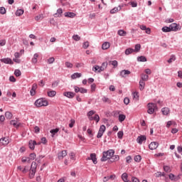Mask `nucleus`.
I'll use <instances>...</instances> for the list:
<instances>
[{
	"instance_id": "4d7b16f0",
	"label": "nucleus",
	"mask_w": 182,
	"mask_h": 182,
	"mask_svg": "<svg viewBox=\"0 0 182 182\" xmlns=\"http://www.w3.org/2000/svg\"><path fill=\"white\" fill-rule=\"evenodd\" d=\"M54 62H55V58L53 57H51L48 59V63L49 64L53 63Z\"/></svg>"
},
{
	"instance_id": "f704fd0d",
	"label": "nucleus",
	"mask_w": 182,
	"mask_h": 182,
	"mask_svg": "<svg viewBox=\"0 0 182 182\" xmlns=\"http://www.w3.org/2000/svg\"><path fill=\"white\" fill-rule=\"evenodd\" d=\"M59 132V128H56L55 129H51L50 132L51 133L52 137H55V134Z\"/></svg>"
},
{
	"instance_id": "f3484780",
	"label": "nucleus",
	"mask_w": 182,
	"mask_h": 182,
	"mask_svg": "<svg viewBox=\"0 0 182 182\" xmlns=\"http://www.w3.org/2000/svg\"><path fill=\"white\" fill-rule=\"evenodd\" d=\"M130 75V71L127 70H123L120 73L122 77H126V76Z\"/></svg>"
},
{
	"instance_id": "de8ad7c7",
	"label": "nucleus",
	"mask_w": 182,
	"mask_h": 182,
	"mask_svg": "<svg viewBox=\"0 0 182 182\" xmlns=\"http://www.w3.org/2000/svg\"><path fill=\"white\" fill-rule=\"evenodd\" d=\"M109 65H112L114 68H117V60L110 61Z\"/></svg>"
},
{
	"instance_id": "5701e85b",
	"label": "nucleus",
	"mask_w": 182,
	"mask_h": 182,
	"mask_svg": "<svg viewBox=\"0 0 182 182\" xmlns=\"http://www.w3.org/2000/svg\"><path fill=\"white\" fill-rule=\"evenodd\" d=\"M38 58H39V54L35 53L33 57L31 60L32 63H38Z\"/></svg>"
},
{
	"instance_id": "e2e57ef3",
	"label": "nucleus",
	"mask_w": 182,
	"mask_h": 182,
	"mask_svg": "<svg viewBox=\"0 0 182 182\" xmlns=\"http://www.w3.org/2000/svg\"><path fill=\"white\" fill-rule=\"evenodd\" d=\"M124 105H129L130 103V100L128 97H125L124 99Z\"/></svg>"
},
{
	"instance_id": "72a5a7b5",
	"label": "nucleus",
	"mask_w": 182,
	"mask_h": 182,
	"mask_svg": "<svg viewBox=\"0 0 182 182\" xmlns=\"http://www.w3.org/2000/svg\"><path fill=\"white\" fill-rule=\"evenodd\" d=\"M138 62H147V58L141 55L137 58Z\"/></svg>"
},
{
	"instance_id": "6ab92c4d",
	"label": "nucleus",
	"mask_w": 182,
	"mask_h": 182,
	"mask_svg": "<svg viewBox=\"0 0 182 182\" xmlns=\"http://www.w3.org/2000/svg\"><path fill=\"white\" fill-rule=\"evenodd\" d=\"M176 127L177 126V123L174 121H168L166 124V127L168 129L169 127Z\"/></svg>"
},
{
	"instance_id": "c9c22d12",
	"label": "nucleus",
	"mask_w": 182,
	"mask_h": 182,
	"mask_svg": "<svg viewBox=\"0 0 182 182\" xmlns=\"http://www.w3.org/2000/svg\"><path fill=\"white\" fill-rule=\"evenodd\" d=\"M117 33L119 36H126L127 35V33L124 30H119Z\"/></svg>"
},
{
	"instance_id": "58836bf2",
	"label": "nucleus",
	"mask_w": 182,
	"mask_h": 182,
	"mask_svg": "<svg viewBox=\"0 0 182 182\" xmlns=\"http://www.w3.org/2000/svg\"><path fill=\"white\" fill-rule=\"evenodd\" d=\"M12 113H11L10 112H6V113H5V117L6 118H7V119H9V120L11 119H12Z\"/></svg>"
},
{
	"instance_id": "79ce46f5",
	"label": "nucleus",
	"mask_w": 182,
	"mask_h": 182,
	"mask_svg": "<svg viewBox=\"0 0 182 182\" xmlns=\"http://www.w3.org/2000/svg\"><path fill=\"white\" fill-rule=\"evenodd\" d=\"M134 161H136L137 163H140L141 161V156L137 155L134 157Z\"/></svg>"
},
{
	"instance_id": "1a4fd4ad",
	"label": "nucleus",
	"mask_w": 182,
	"mask_h": 182,
	"mask_svg": "<svg viewBox=\"0 0 182 182\" xmlns=\"http://www.w3.org/2000/svg\"><path fill=\"white\" fill-rule=\"evenodd\" d=\"M0 60L3 63H6V65H12L14 63V61H12V60L11 58H1Z\"/></svg>"
},
{
	"instance_id": "473e14b6",
	"label": "nucleus",
	"mask_w": 182,
	"mask_h": 182,
	"mask_svg": "<svg viewBox=\"0 0 182 182\" xmlns=\"http://www.w3.org/2000/svg\"><path fill=\"white\" fill-rule=\"evenodd\" d=\"M144 86H146V82H144V81L140 80V81H139L140 90H143V89H144Z\"/></svg>"
},
{
	"instance_id": "9b49d317",
	"label": "nucleus",
	"mask_w": 182,
	"mask_h": 182,
	"mask_svg": "<svg viewBox=\"0 0 182 182\" xmlns=\"http://www.w3.org/2000/svg\"><path fill=\"white\" fill-rule=\"evenodd\" d=\"M36 89H38V85L36 83H34L32 85V88L30 91L31 96H35V95L36 94Z\"/></svg>"
},
{
	"instance_id": "f257e3e1",
	"label": "nucleus",
	"mask_w": 182,
	"mask_h": 182,
	"mask_svg": "<svg viewBox=\"0 0 182 182\" xmlns=\"http://www.w3.org/2000/svg\"><path fill=\"white\" fill-rule=\"evenodd\" d=\"M114 155V151L113 149H109L107 151L102 153V157L101 158V161H107V160L112 159Z\"/></svg>"
},
{
	"instance_id": "052dcab7",
	"label": "nucleus",
	"mask_w": 182,
	"mask_h": 182,
	"mask_svg": "<svg viewBox=\"0 0 182 182\" xmlns=\"http://www.w3.org/2000/svg\"><path fill=\"white\" fill-rule=\"evenodd\" d=\"M166 23H172V22H174V19L173 18H167L166 20H165Z\"/></svg>"
},
{
	"instance_id": "774afa93",
	"label": "nucleus",
	"mask_w": 182,
	"mask_h": 182,
	"mask_svg": "<svg viewBox=\"0 0 182 182\" xmlns=\"http://www.w3.org/2000/svg\"><path fill=\"white\" fill-rule=\"evenodd\" d=\"M41 143H42L43 144H46V143H48V140L46 139V137L41 138Z\"/></svg>"
},
{
	"instance_id": "393cba45",
	"label": "nucleus",
	"mask_w": 182,
	"mask_h": 182,
	"mask_svg": "<svg viewBox=\"0 0 182 182\" xmlns=\"http://www.w3.org/2000/svg\"><path fill=\"white\" fill-rule=\"evenodd\" d=\"M119 160H120V156H119V155L112 156V157H111L112 163H114V161H119Z\"/></svg>"
},
{
	"instance_id": "6e6d98bb",
	"label": "nucleus",
	"mask_w": 182,
	"mask_h": 182,
	"mask_svg": "<svg viewBox=\"0 0 182 182\" xmlns=\"http://www.w3.org/2000/svg\"><path fill=\"white\" fill-rule=\"evenodd\" d=\"M36 21H40V19H43V15L40 14L35 17Z\"/></svg>"
},
{
	"instance_id": "69168bd1",
	"label": "nucleus",
	"mask_w": 182,
	"mask_h": 182,
	"mask_svg": "<svg viewBox=\"0 0 182 182\" xmlns=\"http://www.w3.org/2000/svg\"><path fill=\"white\" fill-rule=\"evenodd\" d=\"M132 161V156H128L126 157V162L129 164H130V162Z\"/></svg>"
},
{
	"instance_id": "dca6fc26",
	"label": "nucleus",
	"mask_w": 182,
	"mask_h": 182,
	"mask_svg": "<svg viewBox=\"0 0 182 182\" xmlns=\"http://www.w3.org/2000/svg\"><path fill=\"white\" fill-rule=\"evenodd\" d=\"M64 96L68 97L69 99H73L75 97V93L72 92H65L63 93Z\"/></svg>"
},
{
	"instance_id": "cd10ccee",
	"label": "nucleus",
	"mask_w": 182,
	"mask_h": 182,
	"mask_svg": "<svg viewBox=\"0 0 182 182\" xmlns=\"http://www.w3.org/2000/svg\"><path fill=\"white\" fill-rule=\"evenodd\" d=\"M141 80L144 81V82H147L149 80V75H146V74H141Z\"/></svg>"
},
{
	"instance_id": "a18cd8bd",
	"label": "nucleus",
	"mask_w": 182,
	"mask_h": 182,
	"mask_svg": "<svg viewBox=\"0 0 182 182\" xmlns=\"http://www.w3.org/2000/svg\"><path fill=\"white\" fill-rule=\"evenodd\" d=\"M73 39L76 41H80V36H79L77 34L73 35Z\"/></svg>"
},
{
	"instance_id": "9d476101",
	"label": "nucleus",
	"mask_w": 182,
	"mask_h": 182,
	"mask_svg": "<svg viewBox=\"0 0 182 182\" xmlns=\"http://www.w3.org/2000/svg\"><path fill=\"white\" fill-rule=\"evenodd\" d=\"M122 8H123V5H119L118 7H114V9L110 10V14H116L117 12H119V11H122Z\"/></svg>"
},
{
	"instance_id": "2eb2a0df",
	"label": "nucleus",
	"mask_w": 182,
	"mask_h": 182,
	"mask_svg": "<svg viewBox=\"0 0 182 182\" xmlns=\"http://www.w3.org/2000/svg\"><path fill=\"white\" fill-rule=\"evenodd\" d=\"M33 163H32L31 168L30 170V174H29L30 178H33L35 176V173H36V169H35V168H33Z\"/></svg>"
},
{
	"instance_id": "2f4dec72",
	"label": "nucleus",
	"mask_w": 182,
	"mask_h": 182,
	"mask_svg": "<svg viewBox=\"0 0 182 182\" xmlns=\"http://www.w3.org/2000/svg\"><path fill=\"white\" fill-rule=\"evenodd\" d=\"M118 119H119V122H120V123H122V122H124V120H126V115L121 114L119 115Z\"/></svg>"
},
{
	"instance_id": "a211bd4d",
	"label": "nucleus",
	"mask_w": 182,
	"mask_h": 182,
	"mask_svg": "<svg viewBox=\"0 0 182 182\" xmlns=\"http://www.w3.org/2000/svg\"><path fill=\"white\" fill-rule=\"evenodd\" d=\"M64 16L65 18H75V16H76V14L73 12H65Z\"/></svg>"
},
{
	"instance_id": "680f3d73",
	"label": "nucleus",
	"mask_w": 182,
	"mask_h": 182,
	"mask_svg": "<svg viewBox=\"0 0 182 182\" xmlns=\"http://www.w3.org/2000/svg\"><path fill=\"white\" fill-rule=\"evenodd\" d=\"M164 170L166 173H170V166H164Z\"/></svg>"
},
{
	"instance_id": "8fccbe9b",
	"label": "nucleus",
	"mask_w": 182,
	"mask_h": 182,
	"mask_svg": "<svg viewBox=\"0 0 182 182\" xmlns=\"http://www.w3.org/2000/svg\"><path fill=\"white\" fill-rule=\"evenodd\" d=\"M29 160H35L36 159V154L35 153H32L30 154Z\"/></svg>"
},
{
	"instance_id": "7c9ffc66",
	"label": "nucleus",
	"mask_w": 182,
	"mask_h": 182,
	"mask_svg": "<svg viewBox=\"0 0 182 182\" xmlns=\"http://www.w3.org/2000/svg\"><path fill=\"white\" fill-rule=\"evenodd\" d=\"M162 32H165V33H167V32H171V28L169 26H164L161 29Z\"/></svg>"
},
{
	"instance_id": "b1692460",
	"label": "nucleus",
	"mask_w": 182,
	"mask_h": 182,
	"mask_svg": "<svg viewBox=\"0 0 182 182\" xmlns=\"http://www.w3.org/2000/svg\"><path fill=\"white\" fill-rule=\"evenodd\" d=\"M82 77V73H75L71 75V79H77V77Z\"/></svg>"
},
{
	"instance_id": "4468645a",
	"label": "nucleus",
	"mask_w": 182,
	"mask_h": 182,
	"mask_svg": "<svg viewBox=\"0 0 182 182\" xmlns=\"http://www.w3.org/2000/svg\"><path fill=\"white\" fill-rule=\"evenodd\" d=\"M28 146H29V149H31V150H35V146H36V141L30 140L28 141Z\"/></svg>"
},
{
	"instance_id": "a878e982",
	"label": "nucleus",
	"mask_w": 182,
	"mask_h": 182,
	"mask_svg": "<svg viewBox=\"0 0 182 182\" xmlns=\"http://www.w3.org/2000/svg\"><path fill=\"white\" fill-rule=\"evenodd\" d=\"M10 124H11V126H14V127H19V126H21V123L15 120H11Z\"/></svg>"
},
{
	"instance_id": "c85d7f7f",
	"label": "nucleus",
	"mask_w": 182,
	"mask_h": 182,
	"mask_svg": "<svg viewBox=\"0 0 182 182\" xmlns=\"http://www.w3.org/2000/svg\"><path fill=\"white\" fill-rule=\"evenodd\" d=\"M129 177V176L127 175V173H124L122 175V179L123 180V181L124 182H130L129 181V180H127V178Z\"/></svg>"
},
{
	"instance_id": "4be33fe9",
	"label": "nucleus",
	"mask_w": 182,
	"mask_h": 182,
	"mask_svg": "<svg viewBox=\"0 0 182 182\" xmlns=\"http://www.w3.org/2000/svg\"><path fill=\"white\" fill-rule=\"evenodd\" d=\"M161 112L163 114H164L165 116H167V114L170 113V109H168V107H164L162 108Z\"/></svg>"
},
{
	"instance_id": "ea45409f",
	"label": "nucleus",
	"mask_w": 182,
	"mask_h": 182,
	"mask_svg": "<svg viewBox=\"0 0 182 182\" xmlns=\"http://www.w3.org/2000/svg\"><path fill=\"white\" fill-rule=\"evenodd\" d=\"M176 60V55H171V58L168 60V63H171L172 62H174Z\"/></svg>"
},
{
	"instance_id": "37998d69",
	"label": "nucleus",
	"mask_w": 182,
	"mask_h": 182,
	"mask_svg": "<svg viewBox=\"0 0 182 182\" xmlns=\"http://www.w3.org/2000/svg\"><path fill=\"white\" fill-rule=\"evenodd\" d=\"M129 4L132 8H137V1H131Z\"/></svg>"
},
{
	"instance_id": "423d86ee",
	"label": "nucleus",
	"mask_w": 182,
	"mask_h": 182,
	"mask_svg": "<svg viewBox=\"0 0 182 182\" xmlns=\"http://www.w3.org/2000/svg\"><path fill=\"white\" fill-rule=\"evenodd\" d=\"M8 144H9V139L4 137L0 139L1 146H8Z\"/></svg>"
},
{
	"instance_id": "0eeeda50",
	"label": "nucleus",
	"mask_w": 182,
	"mask_h": 182,
	"mask_svg": "<svg viewBox=\"0 0 182 182\" xmlns=\"http://www.w3.org/2000/svg\"><path fill=\"white\" fill-rule=\"evenodd\" d=\"M87 160H92L95 164H97V158H96V154H90V157Z\"/></svg>"
},
{
	"instance_id": "a19ab883",
	"label": "nucleus",
	"mask_w": 182,
	"mask_h": 182,
	"mask_svg": "<svg viewBox=\"0 0 182 182\" xmlns=\"http://www.w3.org/2000/svg\"><path fill=\"white\" fill-rule=\"evenodd\" d=\"M102 102H104L105 103H112V101L110 100V99L107 98V97H103Z\"/></svg>"
},
{
	"instance_id": "6e6552de",
	"label": "nucleus",
	"mask_w": 182,
	"mask_h": 182,
	"mask_svg": "<svg viewBox=\"0 0 182 182\" xmlns=\"http://www.w3.org/2000/svg\"><path fill=\"white\" fill-rule=\"evenodd\" d=\"M146 140H147V138L144 135H141L136 139V141L139 144H143V141H146Z\"/></svg>"
},
{
	"instance_id": "e433bc0d",
	"label": "nucleus",
	"mask_w": 182,
	"mask_h": 182,
	"mask_svg": "<svg viewBox=\"0 0 182 182\" xmlns=\"http://www.w3.org/2000/svg\"><path fill=\"white\" fill-rule=\"evenodd\" d=\"M134 52V49L133 48H127L125 50V55H130Z\"/></svg>"
},
{
	"instance_id": "864d4df0",
	"label": "nucleus",
	"mask_w": 182,
	"mask_h": 182,
	"mask_svg": "<svg viewBox=\"0 0 182 182\" xmlns=\"http://www.w3.org/2000/svg\"><path fill=\"white\" fill-rule=\"evenodd\" d=\"M118 139H123V131H119L117 133Z\"/></svg>"
},
{
	"instance_id": "bb28decb",
	"label": "nucleus",
	"mask_w": 182,
	"mask_h": 182,
	"mask_svg": "<svg viewBox=\"0 0 182 182\" xmlns=\"http://www.w3.org/2000/svg\"><path fill=\"white\" fill-rule=\"evenodd\" d=\"M48 96L49 97H55V96H56V91L51 90V91L48 92Z\"/></svg>"
},
{
	"instance_id": "49530a36",
	"label": "nucleus",
	"mask_w": 182,
	"mask_h": 182,
	"mask_svg": "<svg viewBox=\"0 0 182 182\" xmlns=\"http://www.w3.org/2000/svg\"><path fill=\"white\" fill-rule=\"evenodd\" d=\"M0 14L1 15H5V14H6V9H5V7H0Z\"/></svg>"
},
{
	"instance_id": "aec40b11",
	"label": "nucleus",
	"mask_w": 182,
	"mask_h": 182,
	"mask_svg": "<svg viewBox=\"0 0 182 182\" xmlns=\"http://www.w3.org/2000/svg\"><path fill=\"white\" fill-rule=\"evenodd\" d=\"M62 14H63L62 9H58L57 12L54 14V16L55 18H60V16H62Z\"/></svg>"
},
{
	"instance_id": "13d9d810",
	"label": "nucleus",
	"mask_w": 182,
	"mask_h": 182,
	"mask_svg": "<svg viewBox=\"0 0 182 182\" xmlns=\"http://www.w3.org/2000/svg\"><path fill=\"white\" fill-rule=\"evenodd\" d=\"M133 99H136V100H139V93L138 92L133 93Z\"/></svg>"
},
{
	"instance_id": "bf43d9fd",
	"label": "nucleus",
	"mask_w": 182,
	"mask_h": 182,
	"mask_svg": "<svg viewBox=\"0 0 182 182\" xmlns=\"http://www.w3.org/2000/svg\"><path fill=\"white\" fill-rule=\"evenodd\" d=\"M66 68H72L73 67V64L70 63V62L65 63Z\"/></svg>"
},
{
	"instance_id": "3c124183",
	"label": "nucleus",
	"mask_w": 182,
	"mask_h": 182,
	"mask_svg": "<svg viewBox=\"0 0 182 182\" xmlns=\"http://www.w3.org/2000/svg\"><path fill=\"white\" fill-rule=\"evenodd\" d=\"M94 120H95L97 123H99V121L100 120V117H99V114H95Z\"/></svg>"
},
{
	"instance_id": "ddd939ff",
	"label": "nucleus",
	"mask_w": 182,
	"mask_h": 182,
	"mask_svg": "<svg viewBox=\"0 0 182 182\" xmlns=\"http://www.w3.org/2000/svg\"><path fill=\"white\" fill-rule=\"evenodd\" d=\"M149 147L150 149V150H156V149H157V147H159V143L154 141L151 142L149 145Z\"/></svg>"
},
{
	"instance_id": "4c0bfd02",
	"label": "nucleus",
	"mask_w": 182,
	"mask_h": 182,
	"mask_svg": "<svg viewBox=\"0 0 182 182\" xmlns=\"http://www.w3.org/2000/svg\"><path fill=\"white\" fill-rule=\"evenodd\" d=\"M141 48V46L140 44H136L134 46V52H139Z\"/></svg>"
},
{
	"instance_id": "c756f323",
	"label": "nucleus",
	"mask_w": 182,
	"mask_h": 182,
	"mask_svg": "<svg viewBox=\"0 0 182 182\" xmlns=\"http://www.w3.org/2000/svg\"><path fill=\"white\" fill-rule=\"evenodd\" d=\"M24 12L25 11H23V9H18L16 11V16H21L23 15Z\"/></svg>"
},
{
	"instance_id": "0e129e2a",
	"label": "nucleus",
	"mask_w": 182,
	"mask_h": 182,
	"mask_svg": "<svg viewBox=\"0 0 182 182\" xmlns=\"http://www.w3.org/2000/svg\"><path fill=\"white\" fill-rule=\"evenodd\" d=\"M80 93H87V90L83 88V87H80Z\"/></svg>"
},
{
	"instance_id": "412c9836",
	"label": "nucleus",
	"mask_w": 182,
	"mask_h": 182,
	"mask_svg": "<svg viewBox=\"0 0 182 182\" xmlns=\"http://www.w3.org/2000/svg\"><path fill=\"white\" fill-rule=\"evenodd\" d=\"M109 48H110V43L109 42H105L102 46V49H103V50H106L109 49Z\"/></svg>"
},
{
	"instance_id": "20e7f679",
	"label": "nucleus",
	"mask_w": 182,
	"mask_h": 182,
	"mask_svg": "<svg viewBox=\"0 0 182 182\" xmlns=\"http://www.w3.org/2000/svg\"><path fill=\"white\" fill-rule=\"evenodd\" d=\"M171 32H177V31L181 30V26L176 23H173L170 25Z\"/></svg>"
},
{
	"instance_id": "09e8293b",
	"label": "nucleus",
	"mask_w": 182,
	"mask_h": 182,
	"mask_svg": "<svg viewBox=\"0 0 182 182\" xmlns=\"http://www.w3.org/2000/svg\"><path fill=\"white\" fill-rule=\"evenodd\" d=\"M75 123H76V121H75V119H70V123L69 124V127H70V129H72V127H73V126H75Z\"/></svg>"
},
{
	"instance_id": "5fc2aeb1",
	"label": "nucleus",
	"mask_w": 182,
	"mask_h": 182,
	"mask_svg": "<svg viewBox=\"0 0 182 182\" xmlns=\"http://www.w3.org/2000/svg\"><path fill=\"white\" fill-rule=\"evenodd\" d=\"M95 113H96V111L91 110V111H90V112L87 114V117H92V116H93V114H95Z\"/></svg>"
},
{
	"instance_id": "39448f33",
	"label": "nucleus",
	"mask_w": 182,
	"mask_h": 182,
	"mask_svg": "<svg viewBox=\"0 0 182 182\" xmlns=\"http://www.w3.org/2000/svg\"><path fill=\"white\" fill-rule=\"evenodd\" d=\"M106 132V126L101 125L100 129L98 131V134L97 135V139H101L102 136H103V133Z\"/></svg>"
},
{
	"instance_id": "c03bdc74",
	"label": "nucleus",
	"mask_w": 182,
	"mask_h": 182,
	"mask_svg": "<svg viewBox=\"0 0 182 182\" xmlns=\"http://www.w3.org/2000/svg\"><path fill=\"white\" fill-rule=\"evenodd\" d=\"M14 75H15V76H16L18 77L21 76V75H22V73H21V70H15Z\"/></svg>"
},
{
	"instance_id": "603ef678",
	"label": "nucleus",
	"mask_w": 182,
	"mask_h": 182,
	"mask_svg": "<svg viewBox=\"0 0 182 182\" xmlns=\"http://www.w3.org/2000/svg\"><path fill=\"white\" fill-rule=\"evenodd\" d=\"M82 48L84 49H87L89 48V43L87 41H85L83 43Z\"/></svg>"
},
{
	"instance_id": "f03ea898",
	"label": "nucleus",
	"mask_w": 182,
	"mask_h": 182,
	"mask_svg": "<svg viewBox=\"0 0 182 182\" xmlns=\"http://www.w3.org/2000/svg\"><path fill=\"white\" fill-rule=\"evenodd\" d=\"M34 105L36 107H46L49 106V102L45 98H40L35 102Z\"/></svg>"
},
{
	"instance_id": "f8f14e48",
	"label": "nucleus",
	"mask_w": 182,
	"mask_h": 182,
	"mask_svg": "<svg viewBox=\"0 0 182 182\" xmlns=\"http://www.w3.org/2000/svg\"><path fill=\"white\" fill-rule=\"evenodd\" d=\"M68 156V152L66 150H63L61 152L58 153V159L59 160H63L64 157H66Z\"/></svg>"
},
{
	"instance_id": "338daca9",
	"label": "nucleus",
	"mask_w": 182,
	"mask_h": 182,
	"mask_svg": "<svg viewBox=\"0 0 182 182\" xmlns=\"http://www.w3.org/2000/svg\"><path fill=\"white\" fill-rule=\"evenodd\" d=\"M131 181H132V182H140V181L139 180V178H136V177H134V176H133V177L132 178Z\"/></svg>"
},
{
	"instance_id": "7ed1b4c3",
	"label": "nucleus",
	"mask_w": 182,
	"mask_h": 182,
	"mask_svg": "<svg viewBox=\"0 0 182 182\" xmlns=\"http://www.w3.org/2000/svg\"><path fill=\"white\" fill-rule=\"evenodd\" d=\"M154 110H157V105L152 102L149 103L147 113H149V114H153Z\"/></svg>"
}]
</instances>
